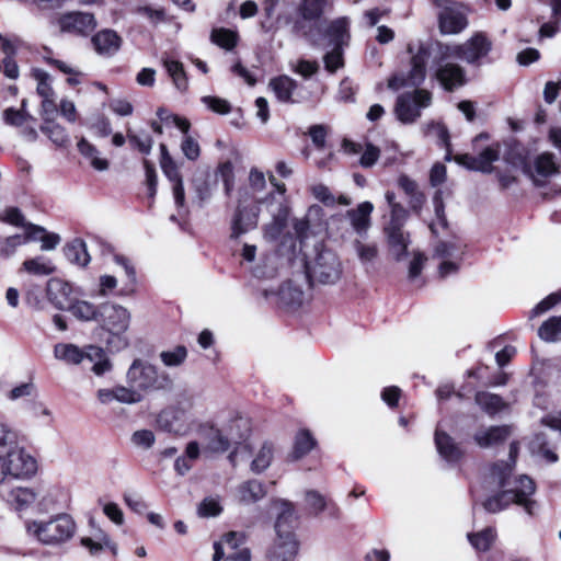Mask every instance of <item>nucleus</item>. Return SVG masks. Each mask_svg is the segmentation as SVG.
<instances>
[{
  "instance_id": "nucleus-4",
  "label": "nucleus",
  "mask_w": 561,
  "mask_h": 561,
  "mask_svg": "<svg viewBox=\"0 0 561 561\" xmlns=\"http://www.w3.org/2000/svg\"><path fill=\"white\" fill-rule=\"evenodd\" d=\"M126 382L142 397L172 386V379L167 373L160 371L154 365L142 359H135L131 363L126 373Z\"/></svg>"
},
{
  "instance_id": "nucleus-34",
  "label": "nucleus",
  "mask_w": 561,
  "mask_h": 561,
  "mask_svg": "<svg viewBox=\"0 0 561 561\" xmlns=\"http://www.w3.org/2000/svg\"><path fill=\"white\" fill-rule=\"evenodd\" d=\"M476 402L484 412L491 415L506 408V403L500 396L489 392H478L476 394Z\"/></svg>"
},
{
  "instance_id": "nucleus-52",
  "label": "nucleus",
  "mask_w": 561,
  "mask_h": 561,
  "mask_svg": "<svg viewBox=\"0 0 561 561\" xmlns=\"http://www.w3.org/2000/svg\"><path fill=\"white\" fill-rule=\"evenodd\" d=\"M211 41L216 45H218L225 49H231L237 44V34L227 28L214 30L211 32Z\"/></svg>"
},
{
  "instance_id": "nucleus-40",
  "label": "nucleus",
  "mask_w": 561,
  "mask_h": 561,
  "mask_svg": "<svg viewBox=\"0 0 561 561\" xmlns=\"http://www.w3.org/2000/svg\"><path fill=\"white\" fill-rule=\"evenodd\" d=\"M249 421L242 416L232 417L225 426L224 430L229 436L231 442H237L247 436L249 432Z\"/></svg>"
},
{
  "instance_id": "nucleus-7",
  "label": "nucleus",
  "mask_w": 561,
  "mask_h": 561,
  "mask_svg": "<svg viewBox=\"0 0 561 561\" xmlns=\"http://www.w3.org/2000/svg\"><path fill=\"white\" fill-rule=\"evenodd\" d=\"M350 22L346 18H340L332 21L325 30V38L328 44L332 46V50L324 56V65L328 71L334 72L343 67V46H346L350 41Z\"/></svg>"
},
{
  "instance_id": "nucleus-57",
  "label": "nucleus",
  "mask_w": 561,
  "mask_h": 561,
  "mask_svg": "<svg viewBox=\"0 0 561 561\" xmlns=\"http://www.w3.org/2000/svg\"><path fill=\"white\" fill-rule=\"evenodd\" d=\"M130 440L138 448L149 449L153 446L156 437L149 430H138L131 435Z\"/></svg>"
},
{
  "instance_id": "nucleus-31",
  "label": "nucleus",
  "mask_w": 561,
  "mask_h": 561,
  "mask_svg": "<svg viewBox=\"0 0 561 561\" xmlns=\"http://www.w3.org/2000/svg\"><path fill=\"white\" fill-rule=\"evenodd\" d=\"M161 61L175 88L180 91H185L188 87V81L183 64L169 58L167 55L162 56Z\"/></svg>"
},
{
  "instance_id": "nucleus-59",
  "label": "nucleus",
  "mask_w": 561,
  "mask_h": 561,
  "mask_svg": "<svg viewBox=\"0 0 561 561\" xmlns=\"http://www.w3.org/2000/svg\"><path fill=\"white\" fill-rule=\"evenodd\" d=\"M561 301V293H553L541 300L533 310L531 317L540 316L549 311L552 307Z\"/></svg>"
},
{
  "instance_id": "nucleus-27",
  "label": "nucleus",
  "mask_w": 561,
  "mask_h": 561,
  "mask_svg": "<svg viewBox=\"0 0 561 561\" xmlns=\"http://www.w3.org/2000/svg\"><path fill=\"white\" fill-rule=\"evenodd\" d=\"M374 205L370 202L360 203L355 209L347 211V217L354 230L362 236L370 227V214Z\"/></svg>"
},
{
  "instance_id": "nucleus-49",
  "label": "nucleus",
  "mask_w": 561,
  "mask_h": 561,
  "mask_svg": "<svg viewBox=\"0 0 561 561\" xmlns=\"http://www.w3.org/2000/svg\"><path fill=\"white\" fill-rule=\"evenodd\" d=\"M354 250L362 263L366 264L374 261L378 255V248L375 243H366L362 240L353 242Z\"/></svg>"
},
{
  "instance_id": "nucleus-8",
  "label": "nucleus",
  "mask_w": 561,
  "mask_h": 561,
  "mask_svg": "<svg viewBox=\"0 0 561 561\" xmlns=\"http://www.w3.org/2000/svg\"><path fill=\"white\" fill-rule=\"evenodd\" d=\"M438 9V27L442 34H459L468 26L466 11L453 0H433Z\"/></svg>"
},
{
  "instance_id": "nucleus-21",
  "label": "nucleus",
  "mask_w": 561,
  "mask_h": 561,
  "mask_svg": "<svg viewBox=\"0 0 561 561\" xmlns=\"http://www.w3.org/2000/svg\"><path fill=\"white\" fill-rule=\"evenodd\" d=\"M299 549L296 535H276L271 550V561H293Z\"/></svg>"
},
{
  "instance_id": "nucleus-33",
  "label": "nucleus",
  "mask_w": 561,
  "mask_h": 561,
  "mask_svg": "<svg viewBox=\"0 0 561 561\" xmlns=\"http://www.w3.org/2000/svg\"><path fill=\"white\" fill-rule=\"evenodd\" d=\"M288 218V208L280 205L273 215L272 221L264 227V237L268 240H277L284 231Z\"/></svg>"
},
{
  "instance_id": "nucleus-23",
  "label": "nucleus",
  "mask_w": 561,
  "mask_h": 561,
  "mask_svg": "<svg viewBox=\"0 0 561 561\" xmlns=\"http://www.w3.org/2000/svg\"><path fill=\"white\" fill-rule=\"evenodd\" d=\"M71 293V286L59 278H51L47 283V298L59 310H67L73 300Z\"/></svg>"
},
{
  "instance_id": "nucleus-39",
  "label": "nucleus",
  "mask_w": 561,
  "mask_h": 561,
  "mask_svg": "<svg viewBox=\"0 0 561 561\" xmlns=\"http://www.w3.org/2000/svg\"><path fill=\"white\" fill-rule=\"evenodd\" d=\"M273 459V446L270 443H264L256 451L253 460L251 461V470L254 473H261L266 470Z\"/></svg>"
},
{
  "instance_id": "nucleus-22",
  "label": "nucleus",
  "mask_w": 561,
  "mask_h": 561,
  "mask_svg": "<svg viewBox=\"0 0 561 561\" xmlns=\"http://www.w3.org/2000/svg\"><path fill=\"white\" fill-rule=\"evenodd\" d=\"M305 501L309 513L313 516H319L321 513L328 512L329 516L332 518L336 519L340 517L341 511L339 506L318 491H308Z\"/></svg>"
},
{
  "instance_id": "nucleus-13",
  "label": "nucleus",
  "mask_w": 561,
  "mask_h": 561,
  "mask_svg": "<svg viewBox=\"0 0 561 561\" xmlns=\"http://www.w3.org/2000/svg\"><path fill=\"white\" fill-rule=\"evenodd\" d=\"M329 7V0H300L297 4L298 19L293 24V33L316 43L307 22H317Z\"/></svg>"
},
{
  "instance_id": "nucleus-32",
  "label": "nucleus",
  "mask_w": 561,
  "mask_h": 561,
  "mask_svg": "<svg viewBox=\"0 0 561 561\" xmlns=\"http://www.w3.org/2000/svg\"><path fill=\"white\" fill-rule=\"evenodd\" d=\"M67 310L78 320L81 321H98L100 306L96 307L93 304L85 300L73 299Z\"/></svg>"
},
{
  "instance_id": "nucleus-35",
  "label": "nucleus",
  "mask_w": 561,
  "mask_h": 561,
  "mask_svg": "<svg viewBox=\"0 0 561 561\" xmlns=\"http://www.w3.org/2000/svg\"><path fill=\"white\" fill-rule=\"evenodd\" d=\"M66 257L75 264L85 266L90 262V255L87 245L82 240H73L65 248Z\"/></svg>"
},
{
  "instance_id": "nucleus-17",
  "label": "nucleus",
  "mask_w": 561,
  "mask_h": 561,
  "mask_svg": "<svg viewBox=\"0 0 561 561\" xmlns=\"http://www.w3.org/2000/svg\"><path fill=\"white\" fill-rule=\"evenodd\" d=\"M62 32L78 35H88L96 27V21L93 14L83 12H70L64 14L58 20Z\"/></svg>"
},
{
  "instance_id": "nucleus-9",
  "label": "nucleus",
  "mask_w": 561,
  "mask_h": 561,
  "mask_svg": "<svg viewBox=\"0 0 561 561\" xmlns=\"http://www.w3.org/2000/svg\"><path fill=\"white\" fill-rule=\"evenodd\" d=\"M308 276L321 284H332L340 278L341 264L336 254L330 250L319 251L307 264Z\"/></svg>"
},
{
  "instance_id": "nucleus-30",
  "label": "nucleus",
  "mask_w": 561,
  "mask_h": 561,
  "mask_svg": "<svg viewBox=\"0 0 561 561\" xmlns=\"http://www.w3.org/2000/svg\"><path fill=\"white\" fill-rule=\"evenodd\" d=\"M435 444L439 455L447 461H457L460 459L462 451L453 438L440 431L435 433Z\"/></svg>"
},
{
  "instance_id": "nucleus-47",
  "label": "nucleus",
  "mask_w": 561,
  "mask_h": 561,
  "mask_svg": "<svg viewBox=\"0 0 561 561\" xmlns=\"http://www.w3.org/2000/svg\"><path fill=\"white\" fill-rule=\"evenodd\" d=\"M39 239L42 242V250H54L60 242V237L57 233H48L44 228L33 226L31 228L30 239Z\"/></svg>"
},
{
  "instance_id": "nucleus-62",
  "label": "nucleus",
  "mask_w": 561,
  "mask_h": 561,
  "mask_svg": "<svg viewBox=\"0 0 561 561\" xmlns=\"http://www.w3.org/2000/svg\"><path fill=\"white\" fill-rule=\"evenodd\" d=\"M380 150L371 144H367L365 150L359 159V163L363 168L373 167L379 159Z\"/></svg>"
},
{
  "instance_id": "nucleus-20",
  "label": "nucleus",
  "mask_w": 561,
  "mask_h": 561,
  "mask_svg": "<svg viewBox=\"0 0 561 561\" xmlns=\"http://www.w3.org/2000/svg\"><path fill=\"white\" fill-rule=\"evenodd\" d=\"M272 507L276 511L275 531L276 535H295L294 527L296 522L295 510L290 502L285 500H273Z\"/></svg>"
},
{
  "instance_id": "nucleus-2",
  "label": "nucleus",
  "mask_w": 561,
  "mask_h": 561,
  "mask_svg": "<svg viewBox=\"0 0 561 561\" xmlns=\"http://www.w3.org/2000/svg\"><path fill=\"white\" fill-rule=\"evenodd\" d=\"M34 457L18 446L16 435L0 423V484L11 479H24L35 474Z\"/></svg>"
},
{
  "instance_id": "nucleus-26",
  "label": "nucleus",
  "mask_w": 561,
  "mask_h": 561,
  "mask_svg": "<svg viewBox=\"0 0 561 561\" xmlns=\"http://www.w3.org/2000/svg\"><path fill=\"white\" fill-rule=\"evenodd\" d=\"M122 39L112 30H103L92 38V44L100 55H113L121 47Z\"/></svg>"
},
{
  "instance_id": "nucleus-37",
  "label": "nucleus",
  "mask_w": 561,
  "mask_h": 561,
  "mask_svg": "<svg viewBox=\"0 0 561 561\" xmlns=\"http://www.w3.org/2000/svg\"><path fill=\"white\" fill-rule=\"evenodd\" d=\"M538 335L546 342H557L561 339V316L551 317L538 329Z\"/></svg>"
},
{
  "instance_id": "nucleus-14",
  "label": "nucleus",
  "mask_w": 561,
  "mask_h": 561,
  "mask_svg": "<svg viewBox=\"0 0 561 561\" xmlns=\"http://www.w3.org/2000/svg\"><path fill=\"white\" fill-rule=\"evenodd\" d=\"M430 53L425 47H420L411 58V70L408 76H394L389 79L390 89L398 90L403 87H417L423 83L426 78V65Z\"/></svg>"
},
{
  "instance_id": "nucleus-64",
  "label": "nucleus",
  "mask_w": 561,
  "mask_h": 561,
  "mask_svg": "<svg viewBox=\"0 0 561 561\" xmlns=\"http://www.w3.org/2000/svg\"><path fill=\"white\" fill-rule=\"evenodd\" d=\"M19 45L20 39L18 37H5L0 34V49L5 55L4 58H13Z\"/></svg>"
},
{
  "instance_id": "nucleus-50",
  "label": "nucleus",
  "mask_w": 561,
  "mask_h": 561,
  "mask_svg": "<svg viewBox=\"0 0 561 561\" xmlns=\"http://www.w3.org/2000/svg\"><path fill=\"white\" fill-rule=\"evenodd\" d=\"M32 75L37 81L36 91L42 99L55 96L54 89L49 82V75L46 71L42 69H33Z\"/></svg>"
},
{
  "instance_id": "nucleus-16",
  "label": "nucleus",
  "mask_w": 561,
  "mask_h": 561,
  "mask_svg": "<svg viewBox=\"0 0 561 561\" xmlns=\"http://www.w3.org/2000/svg\"><path fill=\"white\" fill-rule=\"evenodd\" d=\"M198 435L202 439L205 453L222 454L227 451L231 445V440L224 427L217 428L211 424H203L198 428Z\"/></svg>"
},
{
  "instance_id": "nucleus-54",
  "label": "nucleus",
  "mask_w": 561,
  "mask_h": 561,
  "mask_svg": "<svg viewBox=\"0 0 561 561\" xmlns=\"http://www.w3.org/2000/svg\"><path fill=\"white\" fill-rule=\"evenodd\" d=\"M30 236L15 234L0 241V254L8 257L13 254L18 247L27 243Z\"/></svg>"
},
{
  "instance_id": "nucleus-46",
  "label": "nucleus",
  "mask_w": 561,
  "mask_h": 561,
  "mask_svg": "<svg viewBox=\"0 0 561 561\" xmlns=\"http://www.w3.org/2000/svg\"><path fill=\"white\" fill-rule=\"evenodd\" d=\"M81 545L89 549L92 556H96L101 553L105 548L115 549V546L112 545L110 538L104 533H100L96 536V539L90 537H83L81 539Z\"/></svg>"
},
{
  "instance_id": "nucleus-43",
  "label": "nucleus",
  "mask_w": 561,
  "mask_h": 561,
  "mask_svg": "<svg viewBox=\"0 0 561 561\" xmlns=\"http://www.w3.org/2000/svg\"><path fill=\"white\" fill-rule=\"evenodd\" d=\"M279 0H264L263 10L266 15V21L262 22L261 26L265 32H270L273 28H277L283 21L280 15L274 18L275 11L279 5Z\"/></svg>"
},
{
  "instance_id": "nucleus-60",
  "label": "nucleus",
  "mask_w": 561,
  "mask_h": 561,
  "mask_svg": "<svg viewBox=\"0 0 561 561\" xmlns=\"http://www.w3.org/2000/svg\"><path fill=\"white\" fill-rule=\"evenodd\" d=\"M30 410L35 419H44L47 423H53L54 414L45 403L41 401H32L30 403Z\"/></svg>"
},
{
  "instance_id": "nucleus-44",
  "label": "nucleus",
  "mask_w": 561,
  "mask_h": 561,
  "mask_svg": "<svg viewBox=\"0 0 561 561\" xmlns=\"http://www.w3.org/2000/svg\"><path fill=\"white\" fill-rule=\"evenodd\" d=\"M496 533L493 528H485L477 534H468L470 543L480 551H486L493 543Z\"/></svg>"
},
{
  "instance_id": "nucleus-19",
  "label": "nucleus",
  "mask_w": 561,
  "mask_h": 561,
  "mask_svg": "<svg viewBox=\"0 0 561 561\" xmlns=\"http://www.w3.org/2000/svg\"><path fill=\"white\" fill-rule=\"evenodd\" d=\"M524 172L531 178L535 184L540 185L551 175L559 173V165L551 152H543L535 160L533 167L525 165Z\"/></svg>"
},
{
  "instance_id": "nucleus-45",
  "label": "nucleus",
  "mask_w": 561,
  "mask_h": 561,
  "mask_svg": "<svg viewBox=\"0 0 561 561\" xmlns=\"http://www.w3.org/2000/svg\"><path fill=\"white\" fill-rule=\"evenodd\" d=\"M316 446V440L312 435L302 430L297 433L294 444V456L296 459L308 454Z\"/></svg>"
},
{
  "instance_id": "nucleus-5",
  "label": "nucleus",
  "mask_w": 561,
  "mask_h": 561,
  "mask_svg": "<svg viewBox=\"0 0 561 561\" xmlns=\"http://www.w3.org/2000/svg\"><path fill=\"white\" fill-rule=\"evenodd\" d=\"M98 322L111 335L107 345L112 351L117 352L128 345L127 339L123 335L130 322V313L126 308L119 305H101Z\"/></svg>"
},
{
  "instance_id": "nucleus-53",
  "label": "nucleus",
  "mask_w": 561,
  "mask_h": 561,
  "mask_svg": "<svg viewBox=\"0 0 561 561\" xmlns=\"http://www.w3.org/2000/svg\"><path fill=\"white\" fill-rule=\"evenodd\" d=\"M114 262L117 265L122 266L123 270L125 271V274L128 279V283L126 285L127 293H133L135 290L137 277H136V270H135L134 265L131 264L130 260L124 255L115 254Z\"/></svg>"
},
{
  "instance_id": "nucleus-36",
  "label": "nucleus",
  "mask_w": 561,
  "mask_h": 561,
  "mask_svg": "<svg viewBox=\"0 0 561 561\" xmlns=\"http://www.w3.org/2000/svg\"><path fill=\"white\" fill-rule=\"evenodd\" d=\"M78 150L90 160L91 165L95 170L105 171L108 169V161L104 158H100L96 148L84 138L78 142Z\"/></svg>"
},
{
  "instance_id": "nucleus-28",
  "label": "nucleus",
  "mask_w": 561,
  "mask_h": 561,
  "mask_svg": "<svg viewBox=\"0 0 561 561\" xmlns=\"http://www.w3.org/2000/svg\"><path fill=\"white\" fill-rule=\"evenodd\" d=\"M385 233L391 254L397 260H401L405 255L409 244L408 237L403 232L402 227L386 226Z\"/></svg>"
},
{
  "instance_id": "nucleus-25",
  "label": "nucleus",
  "mask_w": 561,
  "mask_h": 561,
  "mask_svg": "<svg viewBox=\"0 0 561 561\" xmlns=\"http://www.w3.org/2000/svg\"><path fill=\"white\" fill-rule=\"evenodd\" d=\"M265 495V486L257 480L244 481L236 489V497L238 502L244 505L254 504Z\"/></svg>"
},
{
  "instance_id": "nucleus-3",
  "label": "nucleus",
  "mask_w": 561,
  "mask_h": 561,
  "mask_svg": "<svg viewBox=\"0 0 561 561\" xmlns=\"http://www.w3.org/2000/svg\"><path fill=\"white\" fill-rule=\"evenodd\" d=\"M26 531L37 541L56 546L69 540L76 530L73 519L67 514H59L48 520H28Z\"/></svg>"
},
{
  "instance_id": "nucleus-63",
  "label": "nucleus",
  "mask_w": 561,
  "mask_h": 561,
  "mask_svg": "<svg viewBox=\"0 0 561 561\" xmlns=\"http://www.w3.org/2000/svg\"><path fill=\"white\" fill-rule=\"evenodd\" d=\"M314 198L323 203L325 206H333L336 202L330 190L323 184H317L311 188Z\"/></svg>"
},
{
  "instance_id": "nucleus-15",
  "label": "nucleus",
  "mask_w": 561,
  "mask_h": 561,
  "mask_svg": "<svg viewBox=\"0 0 561 561\" xmlns=\"http://www.w3.org/2000/svg\"><path fill=\"white\" fill-rule=\"evenodd\" d=\"M499 147L489 146L484 148L478 156L461 153L455 156V161L471 171L482 173H491L493 171L492 163L499 160Z\"/></svg>"
},
{
  "instance_id": "nucleus-48",
  "label": "nucleus",
  "mask_w": 561,
  "mask_h": 561,
  "mask_svg": "<svg viewBox=\"0 0 561 561\" xmlns=\"http://www.w3.org/2000/svg\"><path fill=\"white\" fill-rule=\"evenodd\" d=\"M41 129L57 146L61 147L68 142L66 129L53 121L46 122Z\"/></svg>"
},
{
  "instance_id": "nucleus-10",
  "label": "nucleus",
  "mask_w": 561,
  "mask_h": 561,
  "mask_svg": "<svg viewBox=\"0 0 561 561\" xmlns=\"http://www.w3.org/2000/svg\"><path fill=\"white\" fill-rule=\"evenodd\" d=\"M249 201L248 191H239L238 206L231 219V239H238L257 227L260 209Z\"/></svg>"
},
{
  "instance_id": "nucleus-55",
  "label": "nucleus",
  "mask_w": 561,
  "mask_h": 561,
  "mask_svg": "<svg viewBox=\"0 0 561 561\" xmlns=\"http://www.w3.org/2000/svg\"><path fill=\"white\" fill-rule=\"evenodd\" d=\"M203 104H205L210 111L217 114H228L231 111L230 103L218 96L206 95L202 98Z\"/></svg>"
},
{
  "instance_id": "nucleus-1",
  "label": "nucleus",
  "mask_w": 561,
  "mask_h": 561,
  "mask_svg": "<svg viewBox=\"0 0 561 561\" xmlns=\"http://www.w3.org/2000/svg\"><path fill=\"white\" fill-rule=\"evenodd\" d=\"M518 450V444L516 442L511 443L510 463H495L491 468L490 478L502 491L483 503L484 508L490 513H497L512 503L523 506L529 515L535 513L536 502L530 499L536 489L534 481L527 476L511 479Z\"/></svg>"
},
{
  "instance_id": "nucleus-38",
  "label": "nucleus",
  "mask_w": 561,
  "mask_h": 561,
  "mask_svg": "<svg viewBox=\"0 0 561 561\" xmlns=\"http://www.w3.org/2000/svg\"><path fill=\"white\" fill-rule=\"evenodd\" d=\"M23 270L34 275H50L56 271L50 260L44 256H36L23 262Z\"/></svg>"
},
{
  "instance_id": "nucleus-42",
  "label": "nucleus",
  "mask_w": 561,
  "mask_h": 561,
  "mask_svg": "<svg viewBox=\"0 0 561 561\" xmlns=\"http://www.w3.org/2000/svg\"><path fill=\"white\" fill-rule=\"evenodd\" d=\"M159 357L164 366L179 367L185 362L187 350L183 345H178L173 350L162 351Z\"/></svg>"
},
{
  "instance_id": "nucleus-18",
  "label": "nucleus",
  "mask_w": 561,
  "mask_h": 561,
  "mask_svg": "<svg viewBox=\"0 0 561 561\" xmlns=\"http://www.w3.org/2000/svg\"><path fill=\"white\" fill-rule=\"evenodd\" d=\"M54 355L67 364L79 365L84 359L93 362L95 356H102V348L91 345L83 352L75 344L59 343L54 347Z\"/></svg>"
},
{
  "instance_id": "nucleus-6",
  "label": "nucleus",
  "mask_w": 561,
  "mask_h": 561,
  "mask_svg": "<svg viewBox=\"0 0 561 561\" xmlns=\"http://www.w3.org/2000/svg\"><path fill=\"white\" fill-rule=\"evenodd\" d=\"M445 57H458L470 65H480L492 50L491 39L482 32L474 33L462 44L439 43Z\"/></svg>"
},
{
  "instance_id": "nucleus-58",
  "label": "nucleus",
  "mask_w": 561,
  "mask_h": 561,
  "mask_svg": "<svg viewBox=\"0 0 561 561\" xmlns=\"http://www.w3.org/2000/svg\"><path fill=\"white\" fill-rule=\"evenodd\" d=\"M222 507L215 497H206L198 506V514L203 517L217 516L221 513Z\"/></svg>"
},
{
  "instance_id": "nucleus-56",
  "label": "nucleus",
  "mask_w": 561,
  "mask_h": 561,
  "mask_svg": "<svg viewBox=\"0 0 561 561\" xmlns=\"http://www.w3.org/2000/svg\"><path fill=\"white\" fill-rule=\"evenodd\" d=\"M127 138H128L129 142L131 144V146L137 148L141 153H144V154L150 153V151L152 149V145H153V141L150 136L145 135L141 137V136H138L137 134L133 133L130 129H127Z\"/></svg>"
},
{
  "instance_id": "nucleus-61",
  "label": "nucleus",
  "mask_w": 561,
  "mask_h": 561,
  "mask_svg": "<svg viewBox=\"0 0 561 561\" xmlns=\"http://www.w3.org/2000/svg\"><path fill=\"white\" fill-rule=\"evenodd\" d=\"M181 149L188 160H196L201 153L198 142L188 135H185L181 144Z\"/></svg>"
},
{
  "instance_id": "nucleus-41",
  "label": "nucleus",
  "mask_w": 561,
  "mask_h": 561,
  "mask_svg": "<svg viewBox=\"0 0 561 561\" xmlns=\"http://www.w3.org/2000/svg\"><path fill=\"white\" fill-rule=\"evenodd\" d=\"M36 495L28 488H15L9 494V501L15 510H24L34 503Z\"/></svg>"
},
{
  "instance_id": "nucleus-24",
  "label": "nucleus",
  "mask_w": 561,
  "mask_h": 561,
  "mask_svg": "<svg viewBox=\"0 0 561 561\" xmlns=\"http://www.w3.org/2000/svg\"><path fill=\"white\" fill-rule=\"evenodd\" d=\"M512 434V428L508 425L491 426L478 431L473 439L481 448L495 447L504 443Z\"/></svg>"
},
{
  "instance_id": "nucleus-29",
  "label": "nucleus",
  "mask_w": 561,
  "mask_h": 561,
  "mask_svg": "<svg viewBox=\"0 0 561 561\" xmlns=\"http://www.w3.org/2000/svg\"><path fill=\"white\" fill-rule=\"evenodd\" d=\"M268 87L273 90L280 102H294L293 93L297 88V82L288 76H278L270 80Z\"/></svg>"
},
{
  "instance_id": "nucleus-11",
  "label": "nucleus",
  "mask_w": 561,
  "mask_h": 561,
  "mask_svg": "<svg viewBox=\"0 0 561 561\" xmlns=\"http://www.w3.org/2000/svg\"><path fill=\"white\" fill-rule=\"evenodd\" d=\"M439 43L435 44L434 75L445 90L453 91L466 83L465 70L458 64L450 61L454 57L443 56Z\"/></svg>"
},
{
  "instance_id": "nucleus-51",
  "label": "nucleus",
  "mask_w": 561,
  "mask_h": 561,
  "mask_svg": "<svg viewBox=\"0 0 561 561\" xmlns=\"http://www.w3.org/2000/svg\"><path fill=\"white\" fill-rule=\"evenodd\" d=\"M114 396H116L117 402L124 404H135L142 400V396H140L137 390L129 385L114 387Z\"/></svg>"
},
{
  "instance_id": "nucleus-12",
  "label": "nucleus",
  "mask_w": 561,
  "mask_h": 561,
  "mask_svg": "<svg viewBox=\"0 0 561 561\" xmlns=\"http://www.w3.org/2000/svg\"><path fill=\"white\" fill-rule=\"evenodd\" d=\"M432 102V94L427 90H415L412 93H404L398 96L394 107L397 118L411 124L421 116V110L428 107Z\"/></svg>"
}]
</instances>
